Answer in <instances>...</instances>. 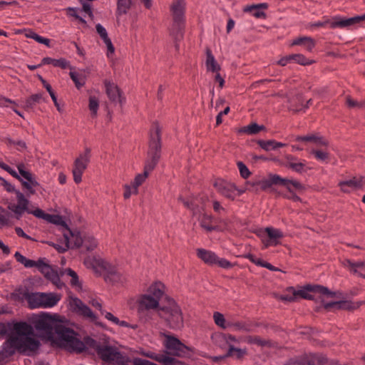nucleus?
<instances>
[{"mask_svg": "<svg viewBox=\"0 0 365 365\" xmlns=\"http://www.w3.org/2000/svg\"><path fill=\"white\" fill-rule=\"evenodd\" d=\"M283 180H285V182H281V185L285 186L289 192H292V190L291 189L289 185H292L293 187H294L297 190L304 189V186L299 181L289 180L287 178H283Z\"/></svg>", "mask_w": 365, "mask_h": 365, "instance_id": "603ef678", "label": "nucleus"}, {"mask_svg": "<svg viewBox=\"0 0 365 365\" xmlns=\"http://www.w3.org/2000/svg\"><path fill=\"white\" fill-rule=\"evenodd\" d=\"M150 357L163 365H185V363L165 354H158Z\"/></svg>", "mask_w": 365, "mask_h": 365, "instance_id": "e433bc0d", "label": "nucleus"}, {"mask_svg": "<svg viewBox=\"0 0 365 365\" xmlns=\"http://www.w3.org/2000/svg\"><path fill=\"white\" fill-rule=\"evenodd\" d=\"M69 76L78 89H80L85 85V81L83 79H81V81L80 80L79 74L78 73L75 71H70Z\"/></svg>", "mask_w": 365, "mask_h": 365, "instance_id": "bf43d9fd", "label": "nucleus"}, {"mask_svg": "<svg viewBox=\"0 0 365 365\" xmlns=\"http://www.w3.org/2000/svg\"><path fill=\"white\" fill-rule=\"evenodd\" d=\"M294 61L302 66H309L312 64L314 61L308 59L305 56L301 53L294 54Z\"/></svg>", "mask_w": 365, "mask_h": 365, "instance_id": "864d4df0", "label": "nucleus"}, {"mask_svg": "<svg viewBox=\"0 0 365 365\" xmlns=\"http://www.w3.org/2000/svg\"><path fill=\"white\" fill-rule=\"evenodd\" d=\"M257 144L259 145V147L266 150L269 151L272 150V147H274V143H275L274 140H258Z\"/></svg>", "mask_w": 365, "mask_h": 365, "instance_id": "680f3d73", "label": "nucleus"}, {"mask_svg": "<svg viewBox=\"0 0 365 365\" xmlns=\"http://www.w3.org/2000/svg\"><path fill=\"white\" fill-rule=\"evenodd\" d=\"M19 175L27 181L32 189H36L41 186L40 183L36 180L35 175L29 170L25 169V165L23 163H19L17 165Z\"/></svg>", "mask_w": 365, "mask_h": 365, "instance_id": "b1692460", "label": "nucleus"}, {"mask_svg": "<svg viewBox=\"0 0 365 365\" xmlns=\"http://www.w3.org/2000/svg\"><path fill=\"white\" fill-rule=\"evenodd\" d=\"M185 21H173L171 26L170 34L175 40V46L176 49L179 48V41H180L184 36Z\"/></svg>", "mask_w": 365, "mask_h": 365, "instance_id": "412c9836", "label": "nucleus"}, {"mask_svg": "<svg viewBox=\"0 0 365 365\" xmlns=\"http://www.w3.org/2000/svg\"><path fill=\"white\" fill-rule=\"evenodd\" d=\"M321 302L323 304L324 308L327 311L331 309L354 310L359 307V304L356 305L354 302L349 300L325 302L324 299H321Z\"/></svg>", "mask_w": 365, "mask_h": 365, "instance_id": "6ab92c4d", "label": "nucleus"}, {"mask_svg": "<svg viewBox=\"0 0 365 365\" xmlns=\"http://www.w3.org/2000/svg\"><path fill=\"white\" fill-rule=\"evenodd\" d=\"M104 85L109 100L113 103H118L122 106L125 102L122 91L116 84L108 80L104 81Z\"/></svg>", "mask_w": 365, "mask_h": 365, "instance_id": "2eb2a0df", "label": "nucleus"}, {"mask_svg": "<svg viewBox=\"0 0 365 365\" xmlns=\"http://www.w3.org/2000/svg\"><path fill=\"white\" fill-rule=\"evenodd\" d=\"M138 311L143 312L150 309L158 308L159 302L157 299L149 294H143L138 299Z\"/></svg>", "mask_w": 365, "mask_h": 365, "instance_id": "5701e85b", "label": "nucleus"}, {"mask_svg": "<svg viewBox=\"0 0 365 365\" xmlns=\"http://www.w3.org/2000/svg\"><path fill=\"white\" fill-rule=\"evenodd\" d=\"M90 159L91 149L86 148L84 153L80 154L79 156L75 160L72 173L73 176V180L76 184H78L82 181L83 173L86 170L90 162Z\"/></svg>", "mask_w": 365, "mask_h": 365, "instance_id": "1a4fd4ad", "label": "nucleus"}, {"mask_svg": "<svg viewBox=\"0 0 365 365\" xmlns=\"http://www.w3.org/2000/svg\"><path fill=\"white\" fill-rule=\"evenodd\" d=\"M237 168L240 170V175L242 178L247 179L250 177L251 175L250 171L247 168V167L245 165L244 163L242 161H238L237 163Z\"/></svg>", "mask_w": 365, "mask_h": 365, "instance_id": "052dcab7", "label": "nucleus"}, {"mask_svg": "<svg viewBox=\"0 0 365 365\" xmlns=\"http://www.w3.org/2000/svg\"><path fill=\"white\" fill-rule=\"evenodd\" d=\"M83 245L88 251H92L97 246L96 240L92 236H84Z\"/></svg>", "mask_w": 365, "mask_h": 365, "instance_id": "4d7b16f0", "label": "nucleus"}, {"mask_svg": "<svg viewBox=\"0 0 365 365\" xmlns=\"http://www.w3.org/2000/svg\"><path fill=\"white\" fill-rule=\"evenodd\" d=\"M346 104L350 108H355V107H357V108L365 107V101L359 103L358 101L352 99L351 98V96H346Z\"/></svg>", "mask_w": 365, "mask_h": 365, "instance_id": "0e129e2a", "label": "nucleus"}, {"mask_svg": "<svg viewBox=\"0 0 365 365\" xmlns=\"http://www.w3.org/2000/svg\"><path fill=\"white\" fill-rule=\"evenodd\" d=\"M294 141L303 143H312L317 146H327L329 143L322 136L311 133L307 135H297L293 139Z\"/></svg>", "mask_w": 365, "mask_h": 365, "instance_id": "4be33fe9", "label": "nucleus"}, {"mask_svg": "<svg viewBox=\"0 0 365 365\" xmlns=\"http://www.w3.org/2000/svg\"><path fill=\"white\" fill-rule=\"evenodd\" d=\"M344 266L346 267L351 273L365 279V262H352L350 259H346L344 261Z\"/></svg>", "mask_w": 365, "mask_h": 365, "instance_id": "a878e982", "label": "nucleus"}, {"mask_svg": "<svg viewBox=\"0 0 365 365\" xmlns=\"http://www.w3.org/2000/svg\"><path fill=\"white\" fill-rule=\"evenodd\" d=\"M164 284L161 282H155L148 289V292L150 293L149 295H151L153 297L159 300L163 297L164 294Z\"/></svg>", "mask_w": 365, "mask_h": 365, "instance_id": "58836bf2", "label": "nucleus"}, {"mask_svg": "<svg viewBox=\"0 0 365 365\" xmlns=\"http://www.w3.org/2000/svg\"><path fill=\"white\" fill-rule=\"evenodd\" d=\"M165 337V346L171 353L177 356H185L189 354L190 348L174 336L164 334Z\"/></svg>", "mask_w": 365, "mask_h": 365, "instance_id": "ddd939ff", "label": "nucleus"}, {"mask_svg": "<svg viewBox=\"0 0 365 365\" xmlns=\"http://www.w3.org/2000/svg\"><path fill=\"white\" fill-rule=\"evenodd\" d=\"M310 153L313 155L318 161L327 163L329 160V153L326 151L312 149Z\"/></svg>", "mask_w": 365, "mask_h": 365, "instance_id": "09e8293b", "label": "nucleus"}, {"mask_svg": "<svg viewBox=\"0 0 365 365\" xmlns=\"http://www.w3.org/2000/svg\"><path fill=\"white\" fill-rule=\"evenodd\" d=\"M161 148V129L159 123L154 122L150 131L148 150L144 165L147 170L155 169L160 159Z\"/></svg>", "mask_w": 365, "mask_h": 365, "instance_id": "7ed1b4c3", "label": "nucleus"}, {"mask_svg": "<svg viewBox=\"0 0 365 365\" xmlns=\"http://www.w3.org/2000/svg\"><path fill=\"white\" fill-rule=\"evenodd\" d=\"M44 101L43 93L33 94L25 100L24 108L26 110H33L37 104Z\"/></svg>", "mask_w": 365, "mask_h": 365, "instance_id": "72a5a7b5", "label": "nucleus"}, {"mask_svg": "<svg viewBox=\"0 0 365 365\" xmlns=\"http://www.w3.org/2000/svg\"><path fill=\"white\" fill-rule=\"evenodd\" d=\"M285 180L283 178L277 174H270L267 179H263L257 182L259 185L260 189L263 191L270 188L274 185H280L281 182H284Z\"/></svg>", "mask_w": 365, "mask_h": 365, "instance_id": "cd10ccee", "label": "nucleus"}, {"mask_svg": "<svg viewBox=\"0 0 365 365\" xmlns=\"http://www.w3.org/2000/svg\"><path fill=\"white\" fill-rule=\"evenodd\" d=\"M131 6L130 0H118L117 9L115 14L117 16H120L123 14H126Z\"/></svg>", "mask_w": 365, "mask_h": 365, "instance_id": "c03bdc74", "label": "nucleus"}, {"mask_svg": "<svg viewBox=\"0 0 365 365\" xmlns=\"http://www.w3.org/2000/svg\"><path fill=\"white\" fill-rule=\"evenodd\" d=\"M77 335L78 334L74 331V334L72 335L74 339L73 340V342L68 341L66 346H63V349L69 352L81 354L86 350V347H90L95 349L98 354L99 349H101L103 345H101L96 340L88 336H85L83 341H81L77 337Z\"/></svg>", "mask_w": 365, "mask_h": 365, "instance_id": "0eeeda50", "label": "nucleus"}, {"mask_svg": "<svg viewBox=\"0 0 365 365\" xmlns=\"http://www.w3.org/2000/svg\"><path fill=\"white\" fill-rule=\"evenodd\" d=\"M324 358L315 354H305L298 359L299 365H322Z\"/></svg>", "mask_w": 365, "mask_h": 365, "instance_id": "c85d7f7f", "label": "nucleus"}, {"mask_svg": "<svg viewBox=\"0 0 365 365\" xmlns=\"http://www.w3.org/2000/svg\"><path fill=\"white\" fill-rule=\"evenodd\" d=\"M15 195L17 204L10 202L7 205V208L14 214V217L16 220H20L25 212L29 213L31 210L29 208L30 203L29 200V197H28L26 194L24 195L20 190L16 191Z\"/></svg>", "mask_w": 365, "mask_h": 365, "instance_id": "9d476101", "label": "nucleus"}, {"mask_svg": "<svg viewBox=\"0 0 365 365\" xmlns=\"http://www.w3.org/2000/svg\"><path fill=\"white\" fill-rule=\"evenodd\" d=\"M214 187L221 195L231 200H234L237 195V187L233 183L218 179L215 182Z\"/></svg>", "mask_w": 365, "mask_h": 365, "instance_id": "f3484780", "label": "nucleus"}, {"mask_svg": "<svg viewBox=\"0 0 365 365\" xmlns=\"http://www.w3.org/2000/svg\"><path fill=\"white\" fill-rule=\"evenodd\" d=\"M64 274L70 276L71 277V285L75 287H79L81 289L82 284L79 282L78 276L77 273L71 268H67L63 271H61V275L63 276Z\"/></svg>", "mask_w": 365, "mask_h": 365, "instance_id": "49530a36", "label": "nucleus"}, {"mask_svg": "<svg viewBox=\"0 0 365 365\" xmlns=\"http://www.w3.org/2000/svg\"><path fill=\"white\" fill-rule=\"evenodd\" d=\"M70 309L77 315L88 319L90 322L98 326L102 327V324L98 322V317L93 312L88 306L85 304L78 297H71L69 302Z\"/></svg>", "mask_w": 365, "mask_h": 365, "instance_id": "6e6552de", "label": "nucleus"}, {"mask_svg": "<svg viewBox=\"0 0 365 365\" xmlns=\"http://www.w3.org/2000/svg\"><path fill=\"white\" fill-rule=\"evenodd\" d=\"M262 233H266L268 239L262 240V242L265 248L269 246H277L280 244L279 240L284 237V233L279 229L273 227H267L263 230H261L257 234L261 236Z\"/></svg>", "mask_w": 365, "mask_h": 365, "instance_id": "4468645a", "label": "nucleus"}, {"mask_svg": "<svg viewBox=\"0 0 365 365\" xmlns=\"http://www.w3.org/2000/svg\"><path fill=\"white\" fill-rule=\"evenodd\" d=\"M36 329L49 341L60 348L66 346L68 341L73 342L74 330L59 324L58 320L48 314L41 316L34 322Z\"/></svg>", "mask_w": 365, "mask_h": 365, "instance_id": "f03ea898", "label": "nucleus"}, {"mask_svg": "<svg viewBox=\"0 0 365 365\" xmlns=\"http://www.w3.org/2000/svg\"><path fill=\"white\" fill-rule=\"evenodd\" d=\"M244 257L249 259L253 264L260 266L262 267H265L270 271H278L279 269L271 264L270 263L264 261L260 258L256 257V256L251 253H247L244 255Z\"/></svg>", "mask_w": 365, "mask_h": 365, "instance_id": "f704fd0d", "label": "nucleus"}, {"mask_svg": "<svg viewBox=\"0 0 365 365\" xmlns=\"http://www.w3.org/2000/svg\"><path fill=\"white\" fill-rule=\"evenodd\" d=\"M29 307L35 308H51L57 304L61 297L54 293L36 292L28 294L25 293Z\"/></svg>", "mask_w": 365, "mask_h": 365, "instance_id": "39448f33", "label": "nucleus"}, {"mask_svg": "<svg viewBox=\"0 0 365 365\" xmlns=\"http://www.w3.org/2000/svg\"><path fill=\"white\" fill-rule=\"evenodd\" d=\"M197 256L205 264L209 265H215L217 259V255L214 252L203 248L197 250Z\"/></svg>", "mask_w": 365, "mask_h": 365, "instance_id": "2f4dec72", "label": "nucleus"}, {"mask_svg": "<svg viewBox=\"0 0 365 365\" xmlns=\"http://www.w3.org/2000/svg\"><path fill=\"white\" fill-rule=\"evenodd\" d=\"M247 354L245 349L235 348L233 345L230 344L227 354L224 357H235L237 359H242Z\"/></svg>", "mask_w": 365, "mask_h": 365, "instance_id": "a18cd8bd", "label": "nucleus"}, {"mask_svg": "<svg viewBox=\"0 0 365 365\" xmlns=\"http://www.w3.org/2000/svg\"><path fill=\"white\" fill-rule=\"evenodd\" d=\"M89 110H91L92 116H96L97 112L99 107V102L96 97L90 96L89 97Z\"/></svg>", "mask_w": 365, "mask_h": 365, "instance_id": "6e6d98bb", "label": "nucleus"}, {"mask_svg": "<svg viewBox=\"0 0 365 365\" xmlns=\"http://www.w3.org/2000/svg\"><path fill=\"white\" fill-rule=\"evenodd\" d=\"M213 217L211 215L203 213L200 219V226L207 232H212L217 230V226L212 225Z\"/></svg>", "mask_w": 365, "mask_h": 365, "instance_id": "ea45409f", "label": "nucleus"}, {"mask_svg": "<svg viewBox=\"0 0 365 365\" xmlns=\"http://www.w3.org/2000/svg\"><path fill=\"white\" fill-rule=\"evenodd\" d=\"M4 170L8 172L12 177H14L21 182L22 189L24 190H26V195L28 197H31V195H34L36 193V190L32 189V187H30L29 182L27 181H25L21 178V176H20L19 173H16L14 169H12L9 165H8Z\"/></svg>", "mask_w": 365, "mask_h": 365, "instance_id": "7c9ffc66", "label": "nucleus"}, {"mask_svg": "<svg viewBox=\"0 0 365 365\" xmlns=\"http://www.w3.org/2000/svg\"><path fill=\"white\" fill-rule=\"evenodd\" d=\"M0 181L1 185L4 187V189L10 193H15L16 191H19V190H16L15 188V186L9 182L7 180H6L4 178H1L0 176Z\"/></svg>", "mask_w": 365, "mask_h": 365, "instance_id": "69168bd1", "label": "nucleus"}, {"mask_svg": "<svg viewBox=\"0 0 365 365\" xmlns=\"http://www.w3.org/2000/svg\"><path fill=\"white\" fill-rule=\"evenodd\" d=\"M288 290L293 292L294 296H299L302 299L309 300L315 299L313 294H319L331 298L336 297V292L329 290L327 287L319 284H306L302 289L299 290H295L293 287H290L288 288Z\"/></svg>", "mask_w": 365, "mask_h": 365, "instance_id": "423d86ee", "label": "nucleus"}, {"mask_svg": "<svg viewBox=\"0 0 365 365\" xmlns=\"http://www.w3.org/2000/svg\"><path fill=\"white\" fill-rule=\"evenodd\" d=\"M304 163L305 160H303V162H296L295 163H291L289 165H287V168H289L297 173L302 174L307 171V168L306 167Z\"/></svg>", "mask_w": 365, "mask_h": 365, "instance_id": "3c124183", "label": "nucleus"}, {"mask_svg": "<svg viewBox=\"0 0 365 365\" xmlns=\"http://www.w3.org/2000/svg\"><path fill=\"white\" fill-rule=\"evenodd\" d=\"M365 20V14L361 16H356L349 19H341L336 16L330 23L331 29L345 28L360 23Z\"/></svg>", "mask_w": 365, "mask_h": 365, "instance_id": "a211bd4d", "label": "nucleus"}, {"mask_svg": "<svg viewBox=\"0 0 365 365\" xmlns=\"http://www.w3.org/2000/svg\"><path fill=\"white\" fill-rule=\"evenodd\" d=\"M213 319H214L215 323L220 327L223 328V329L229 327V326H227V323L226 324L225 317L222 314H221L218 312H214Z\"/></svg>", "mask_w": 365, "mask_h": 365, "instance_id": "5fc2aeb1", "label": "nucleus"}, {"mask_svg": "<svg viewBox=\"0 0 365 365\" xmlns=\"http://www.w3.org/2000/svg\"><path fill=\"white\" fill-rule=\"evenodd\" d=\"M229 327H232L235 331H242L245 332H250L252 331V325L245 322H236L234 323H227Z\"/></svg>", "mask_w": 365, "mask_h": 365, "instance_id": "de8ad7c7", "label": "nucleus"}, {"mask_svg": "<svg viewBox=\"0 0 365 365\" xmlns=\"http://www.w3.org/2000/svg\"><path fill=\"white\" fill-rule=\"evenodd\" d=\"M215 264L224 269H230L234 267V264L227 259L225 258H220L218 257Z\"/></svg>", "mask_w": 365, "mask_h": 365, "instance_id": "338daca9", "label": "nucleus"}, {"mask_svg": "<svg viewBox=\"0 0 365 365\" xmlns=\"http://www.w3.org/2000/svg\"><path fill=\"white\" fill-rule=\"evenodd\" d=\"M152 170H147L145 167H144L143 173L138 174L135 178L134 180L131 182L133 185V193L134 195H137L138 193V187L141 185L146 180V178L148 177L149 173Z\"/></svg>", "mask_w": 365, "mask_h": 365, "instance_id": "4c0bfd02", "label": "nucleus"}, {"mask_svg": "<svg viewBox=\"0 0 365 365\" xmlns=\"http://www.w3.org/2000/svg\"><path fill=\"white\" fill-rule=\"evenodd\" d=\"M265 130L264 125H259L256 123H250V125L242 127L239 130L240 133H247L250 135L257 134L261 130Z\"/></svg>", "mask_w": 365, "mask_h": 365, "instance_id": "79ce46f5", "label": "nucleus"}, {"mask_svg": "<svg viewBox=\"0 0 365 365\" xmlns=\"http://www.w3.org/2000/svg\"><path fill=\"white\" fill-rule=\"evenodd\" d=\"M88 262L96 272L98 270L106 272L107 276L106 277V280L109 277H113L115 279L119 278V274L115 267L113 266L107 261L100 257H93L91 259L86 260L85 263H88Z\"/></svg>", "mask_w": 365, "mask_h": 365, "instance_id": "9b49d317", "label": "nucleus"}, {"mask_svg": "<svg viewBox=\"0 0 365 365\" xmlns=\"http://www.w3.org/2000/svg\"><path fill=\"white\" fill-rule=\"evenodd\" d=\"M290 46H302L306 51L312 52L316 46V42L310 36H299L293 39Z\"/></svg>", "mask_w": 365, "mask_h": 365, "instance_id": "c756f323", "label": "nucleus"}, {"mask_svg": "<svg viewBox=\"0 0 365 365\" xmlns=\"http://www.w3.org/2000/svg\"><path fill=\"white\" fill-rule=\"evenodd\" d=\"M246 342L249 344H256L261 347H270L272 346L271 341L263 339L259 336H248L246 337Z\"/></svg>", "mask_w": 365, "mask_h": 365, "instance_id": "37998d69", "label": "nucleus"}, {"mask_svg": "<svg viewBox=\"0 0 365 365\" xmlns=\"http://www.w3.org/2000/svg\"><path fill=\"white\" fill-rule=\"evenodd\" d=\"M338 187L341 192L349 194L357 190H364L365 187V177L362 175L353 176L349 179L339 181Z\"/></svg>", "mask_w": 365, "mask_h": 365, "instance_id": "f8f14e48", "label": "nucleus"}, {"mask_svg": "<svg viewBox=\"0 0 365 365\" xmlns=\"http://www.w3.org/2000/svg\"><path fill=\"white\" fill-rule=\"evenodd\" d=\"M118 350L112 346L103 345L98 351L99 357L104 361L112 364Z\"/></svg>", "mask_w": 365, "mask_h": 365, "instance_id": "bb28decb", "label": "nucleus"}, {"mask_svg": "<svg viewBox=\"0 0 365 365\" xmlns=\"http://www.w3.org/2000/svg\"><path fill=\"white\" fill-rule=\"evenodd\" d=\"M130 363V358L124 353L118 351L112 364L114 365H129Z\"/></svg>", "mask_w": 365, "mask_h": 365, "instance_id": "8fccbe9b", "label": "nucleus"}, {"mask_svg": "<svg viewBox=\"0 0 365 365\" xmlns=\"http://www.w3.org/2000/svg\"><path fill=\"white\" fill-rule=\"evenodd\" d=\"M160 311V317L166 321L170 329H177L183 326L181 309L173 299H170L169 306L161 307Z\"/></svg>", "mask_w": 365, "mask_h": 365, "instance_id": "20e7f679", "label": "nucleus"}, {"mask_svg": "<svg viewBox=\"0 0 365 365\" xmlns=\"http://www.w3.org/2000/svg\"><path fill=\"white\" fill-rule=\"evenodd\" d=\"M70 232L71 235V239L68 236L65 235V247H63L59 245L56 246V245L53 244V247L58 251V252L63 253L69 248H79L82 245H83L84 236H81L79 232H73L70 231Z\"/></svg>", "mask_w": 365, "mask_h": 365, "instance_id": "dca6fc26", "label": "nucleus"}, {"mask_svg": "<svg viewBox=\"0 0 365 365\" xmlns=\"http://www.w3.org/2000/svg\"><path fill=\"white\" fill-rule=\"evenodd\" d=\"M205 66L208 71L215 73L218 72L220 70V66L216 61L215 56L210 48L206 49Z\"/></svg>", "mask_w": 365, "mask_h": 365, "instance_id": "c9c22d12", "label": "nucleus"}, {"mask_svg": "<svg viewBox=\"0 0 365 365\" xmlns=\"http://www.w3.org/2000/svg\"><path fill=\"white\" fill-rule=\"evenodd\" d=\"M14 257L18 262L24 264L26 268L36 267L38 269L43 259V258H39L37 261L29 259L22 255L19 252H16Z\"/></svg>", "mask_w": 365, "mask_h": 365, "instance_id": "473e14b6", "label": "nucleus"}, {"mask_svg": "<svg viewBox=\"0 0 365 365\" xmlns=\"http://www.w3.org/2000/svg\"><path fill=\"white\" fill-rule=\"evenodd\" d=\"M185 0H174L170 11L173 21H185Z\"/></svg>", "mask_w": 365, "mask_h": 365, "instance_id": "393cba45", "label": "nucleus"}, {"mask_svg": "<svg viewBox=\"0 0 365 365\" xmlns=\"http://www.w3.org/2000/svg\"><path fill=\"white\" fill-rule=\"evenodd\" d=\"M289 109L294 113L303 110V98L301 95H297L289 100Z\"/></svg>", "mask_w": 365, "mask_h": 365, "instance_id": "a19ab883", "label": "nucleus"}, {"mask_svg": "<svg viewBox=\"0 0 365 365\" xmlns=\"http://www.w3.org/2000/svg\"><path fill=\"white\" fill-rule=\"evenodd\" d=\"M43 258L38 270L44 275V277L50 280L53 284L59 287L60 275L57 271L54 270L48 264L44 262Z\"/></svg>", "mask_w": 365, "mask_h": 365, "instance_id": "aec40b11", "label": "nucleus"}, {"mask_svg": "<svg viewBox=\"0 0 365 365\" xmlns=\"http://www.w3.org/2000/svg\"><path fill=\"white\" fill-rule=\"evenodd\" d=\"M29 214H32L35 217L43 219L44 220H46V219H51V217L50 216V214L46 213L43 210H42L40 208H36L34 210H30Z\"/></svg>", "mask_w": 365, "mask_h": 365, "instance_id": "e2e57ef3", "label": "nucleus"}, {"mask_svg": "<svg viewBox=\"0 0 365 365\" xmlns=\"http://www.w3.org/2000/svg\"><path fill=\"white\" fill-rule=\"evenodd\" d=\"M269 7V4L267 3H260L257 4H251L247 5L243 8V11L245 13L252 12L253 10L256 9H267Z\"/></svg>", "mask_w": 365, "mask_h": 365, "instance_id": "13d9d810", "label": "nucleus"}, {"mask_svg": "<svg viewBox=\"0 0 365 365\" xmlns=\"http://www.w3.org/2000/svg\"><path fill=\"white\" fill-rule=\"evenodd\" d=\"M53 66L65 69L69 66V61L63 58H61L59 59H55Z\"/></svg>", "mask_w": 365, "mask_h": 365, "instance_id": "774afa93", "label": "nucleus"}, {"mask_svg": "<svg viewBox=\"0 0 365 365\" xmlns=\"http://www.w3.org/2000/svg\"><path fill=\"white\" fill-rule=\"evenodd\" d=\"M0 336H7L0 347V364L8 362L16 351H34L40 346V342L33 337L32 326L26 322H0Z\"/></svg>", "mask_w": 365, "mask_h": 365, "instance_id": "f257e3e1", "label": "nucleus"}]
</instances>
